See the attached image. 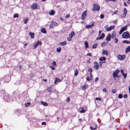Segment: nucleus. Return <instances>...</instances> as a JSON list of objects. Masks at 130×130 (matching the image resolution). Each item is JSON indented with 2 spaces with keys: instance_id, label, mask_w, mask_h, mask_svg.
I'll return each instance as SVG.
<instances>
[{
  "instance_id": "obj_62",
  "label": "nucleus",
  "mask_w": 130,
  "mask_h": 130,
  "mask_svg": "<svg viewBox=\"0 0 130 130\" xmlns=\"http://www.w3.org/2000/svg\"><path fill=\"white\" fill-rule=\"evenodd\" d=\"M70 101V99H69V97L67 99V102H69Z\"/></svg>"
},
{
  "instance_id": "obj_42",
  "label": "nucleus",
  "mask_w": 130,
  "mask_h": 130,
  "mask_svg": "<svg viewBox=\"0 0 130 130\" xmlns=\"http://www.w3.org/2000/svg\"><path fill=\"white\" fill-rule=\"evenodd\" d=\"M85 110H84L83 108L82 109V110H80V112L81 113H83L85 112Z\"/></svg>"
},
{
  "instance_id": "obj_24",
  "label": "nucleus",
  "mask_w": 130,
  "mask_h": 130,
  "mask_svg": "<svg viewBox=\"0 0 130 130\" xmlns=\"http://www.w3.org/2000/svg\"><path fill=\"white\" fill-rule=\"evenodd\" d=\"M85 46L86 48L88 47V43L87 41L85 42Z\"/></svg>"
},
{
  "instance_id": "obj_17",
  "label": "nucleus",
  "mask_w": 130,
  "mask_h": 130,
  "mask_svg": "<svg viewBox=\"0 0 130 130\" xmlns=\"http://www.w3.org/2000/svg\"><path fill=\"white\" fill-rule=\"evenodd\" d=\"M130 51V46L127 47L125 50V52L126 53H129Z\"/></svg>"
},
{
  "instance_id": "obj_35",
  "label": "nucleus",
  "mask_w": 130,
  "mask_h": 130,
  "mask_svg": "<svg viewBox=\"0 0 130 130\" xmlns=\"http://www.w3.org/2000/svg\"><path fill=\"white\" fill-rule=\"evenodd\" d=\"M106 43L105 42H103L101 44V45L102 46H104L106 45Z\"/></svg>"
},
{
  "instance_id": "obj_48",
  "label": "nucleus",
  "mask_w": 130,
  "mask_h": 130,
  "mask_svg": "<svg viewBox=\"0 0 130 130\" xmlns=\"http://www.w3.org/2000/svg\"><path fill=\"white\" fill-rule=\"evenodd\" d=\"M19 15L17 14H15L14 15V18H17L18 17Z\"/></svg>"
},
{
  "instance_id": "obj_43",
  "label": "nucleus",
  "mask_w": 130,
  "mask_h": 130,
  "mask_svg": "<svg viewBox=\"0 0 130 130\" xmlns=\"http://www.w3.org/2000/svg\"><path fill=\"white\" fill-rule=\"evenodd\" d=\"M58 80H59L57 78H56L55 80L54 81V83L55 84H56V83L58 82Z\"/></svg>"
},
{
  "instance_id": "obj_28",
  "label": "nucleus",
  "mask_w": 130,
  "mask_h": 130,
  "mask_svg": "<svg viewBox=\"0 0 130 130\" xmlns=\"http://www.w3.org/2000/svg\"><path fill=\"white\" fill-rule=\"evenodd\" d=\"M98 45V44L96 43L93 44L92 46L93 48H96L97 46Z\"/></svg>"
},
{
  "instance_id": "obj_3",
  "label": "nucleus",
  "mask_w": 130,
  "mask_h": 130,
  "mask_svg": "<svg viewBox=\"0 0 130 130\" xmlns=\"http://www.w3.org/2000/svg\"><path fill=\"white\" fill-rule=\"evenodd\" d=\"M120 71L117 69L112 74V76L114 78L118 77L117 76V74Z\"/></svg>"
},
{
  "instance_id": "obj_57",
  "label": "nucleus",
  "mask_w": 130,
  "mask_h": 130,
  "mask_svg": "<svg viewBox=\"0 0 130 130\" xmlns=\"http://www.w3.org/2000/svg\"><path fill=\"white\" fill-rule=\"evenodd\" d=\"M98 80H99V78L98 77H96L95 79V82H96V81H98Z\"/></svg>"
},
{
  "instance_id": "obj_14",
  "label": "nucleus",
  "mask_w": 130,
  "mask_h": 130,
  "mask_svg": "<svg viewBox=\"0 0 130 130\" xmlns=\"http://www.w3.org/2000/svg\"><path fill=\"white\" fill-rule=\"evenodd\" d=\"M106 58L105 57H101L99 59V60H100L101 61H102V62L105 61V60H106Z\"/></svg>"
},
{
  "instance_id": "obj_16",
  "label": "nucleus",
  "mask_w": 130,
  "mask_h": 130,
  "mask_svg": "<svg viewBox=\"0 0 130 130\" xmlns=\"http://www.w3.org/2000/svg\"><path fill=\"white\" fill-rule=\"evenodd\" d=\"M90 76H88L87 77L86 79L87 81H89L90 80L92 79V76L91 75V74H90Z\"/></svg>"
},
{
  "instance_id": "obj_21",
  "label": "nucleus",
  "mask_w": 130,
  "mask_h": 130,
  "mask_svg": "<svg viewBox=\"0 0 130 130\" xmlns=\"http://www.w3.org/2000/svg\"><path fill=\"white\" fill-rule=\"evenodd\" d=\"M49 14L51 15H54L55 14V12L54 10H53L49 12Z\"/></svg>"
},
{
  "instance_id": "obj_49",
  "label": "nucleus",
  "mask_w": 130,
  "mask_h": 130,
  "mask_svg": "<svg viewBox=\"0 0 130 130\" xmlns=\"http://www.w3.org/2000/svg\"><path fill=\"white\" fill-rule=\"evenodd\" d=\"M53 25L52 24H50L49 26V27L50 28H53Z\"/></svg>"
},
{
  "instance_id": "obj_32",
  "label": "nucleus",
  "mask_w": 130,
  "mask_h": 130,
  "mask_svg": "<svg viewBox=\"0 0 130 130\" xmlns=\"http://www.w3.org/2000/svg\"><path fill=\"white\" fill-rule=\"evenodd\" d=\"M85 27L87 28H91L92 27V26L91 25H88L85 26Z\"/></svg>"
},
{
  "instance_id": "obj_56",
  "label": "nucleus",
  "mask_w": 130,
  "mask_h": 130,
  "mask_svg": "<svg viewBox=\"0 0 130 130\" xmlns=\"http://www.w3.org/2000/svg\"><path fill=\"white\" fill-rule=\"evenodd\" d=\"M102 32V30H99V35H100L101 34V32Z\"/></svg>"
},
{
  "instance_id": "obj_46",
  "label": "nucleus",
  "mask_w": 130,
  "mask_h": 130,
  "mask_svg": "<svg viewBox=\"0 0 130 130\" xmlns=\"http://www.w3.org/2000/svg\"><path fill=\"white\" fill-rule=\"evenodd\" d=\"M96 128V127H95L93 128L92 126L90 127V128L92 130H94Z\"/></svg>"
},
{
  "instance_id": "obj_54",
  "label": "nucleus",
  "mask_w": 130,
  "mask_h": 130,
  "mask_svg": "<svg viewBox=\"0 0 130 130\" xmlns=\"http://www.w3.org/2000/svg\"><path fill=\"white\" fill-rule=\"evenodd\" d=\"M95 99L96 100H99L100 101L101 100V99L100 98H96Z\"/></svg>"
},
{
  "instance_id": "obj_25",
  "label": "nucleus",
  "mask_w": 130,
  "mask_h": 130,
  "mask_svg": "<svg viewBox=\"0 0 130 130\" xmlns=\"http://www.w3.org/2000/svg\"><path fill=\"white\" fill-rule=\"evenodd\" d=\"M127 29V26H124L121 29V30H122V31L123 32L125 30H126Z\"/></svg>"
},
{
  "instance_id": "obj_20",
  "label": "nucleus",
  "mask_w": 130,
  "mask_h": 130,
  "mask_svg": "<svg viewBox=\"0 0 130 130\" xmlns=\"http://www.w3.org/2000/svg\"><path fill=\"white\" fill-rule=\"evenodd\" d=\"M75 35V33L73 31L71 32V33L69 35V37H71L72 38V37L74 36Z\"/></svg>"
},
{
  "instance_id": "obj_1",
  "label": "nucleus",
  "mask_w": 130,
  "mask_h": 130,
  "mask_svg": "<svg viewBox=\"0 0 130 130\" xmlns=\"http://www.w3.org/2000/svg\"><path fill=\"white\" fill-rule=\"evenodd\" d=\"M122 38H123L127 39L130 37V36L128 32L126 31L123 32L122 34Z\"/></svg>"
},
{
  "instance_id": "obj_51",
  "label": "nucleus",
  "mask_w": 130,
  "mask_h": 130,
  "mask_svg": "<svg viewBox=\"0 0 130 130\" xmlns=\"http://www.w3.org/2000/svg\"><path fill=\"white\" fill-rule=\"evenodd\" d=\"M88 71L90 72H92V70L91 68H89L88 69Z\"/></svg>"
},
{
  "instance_id": "obj_4",
  "label": "nucleus",
  "mask_w": 130,
  "mask_h": 130,
  "mask_svg": "<svg viewBox=\"0 0 130 130\" xmlns=\"http://www.w3.org/2000/svg\"><path fill=\"white\" fill-rule=\"evenodd\" d=\"M115 27L114 25L111 26L109 27H108L107 25H106L105 27V28L108 31H110L114 28Z\"/></svg>"
},
{
  "instance_id": "obj_63",
  "label": "nucleus",
  "mask_w": 130,
  "mask_h": 130,
  "mask_svg": "<svg viewBox=\"0 0 130 130\" xmlns=\"http://www.w3.org/2000/svg\"><path fill=\"white\" fill-rule=\"evenodd\" d=\"M117 11H115L113 12V14H117Z\"/></svg>"
},
{
  "instance_id": "obj_61",
  "label": "nucleus",
  "mask_w": 130,
  "mask_h": 130,
  "mask_svg": "<svg viewBox=\"0 0 130 130\" xmlns=\"http://www.w3.org/2000/svg\"><path fill=\"white\" fill-rule=\"evenodd\" d=\"M70 17V15L69 14H68L66 16V18H69Z\"/></svg>"
},
{
  "instance_id": "obj_45",
  "label": "nucleus",
  "mask_w": 130,
  "mask_h": 130,
  "mask_svg": "<svg viewBox=\"0 0 130 130\" xmlns=\"http://www.w3.org/2000/svg\"><path fill=\"white\" fill-rule=\"evenodd\" d=\"M116 92V90L115 89H113L112 90V92L113 93H115Z\"/></svg>"
},
{
  "instance_id": "obj_9",
  "label": "nucleus",
  "mask_w": 130,
  "mask_h": 130,
  "mask_svg": "<svg viewBox=\"0 0 130 130\" xmlns=\"http://www.w3.org/2000/svg\"><path fill=\"white\" fill-rule=\"evenodd\" d=\"M95 66H94V68L96 70H98L99 69V65L98 63L96 62H94Z\"/></svg>"
},
{
  "instance_id": "obj_37",
  "label": "nucleus",
  "mask_w": 130,
  "mask_h": 130,
  "mask_svg": "<svg viewBox=\"0 0 130 130\" xmlns=\"http://www.w3.org/2000/svg\"><path fill=\"white\" fill-rule=\"evenodd\" d=\"M87 87V86H86V85H84L83 86V87L82 89L83 90H85L86 88V87Z\"/></svg>"
},
{
  "instance_id": "obj_27",
  "label": "nucleus",
  "mask_w": 130,
  "mask_h": 130,
  "mask_svg": "<svg viewBox=\"0 0 130 130\" xmlns=\"http://www.w3.org/2000/svg\"><path fill=\"white\" fill-rule=\"evenodd\" d=\"M29 19L27 18L25 19L24 20V24H26L28 21Z\"/></svg>"
},
{
  "instance_id": "obj_23",
  "label": "nucleus",
  "mask_w": 130,
  "mask_h": 130,
  "mask_svg": "<svg viewBox=\"0 0 130 130\" xmlns=\"http://www.w3.org/2000/svg\"><path fill=\"white\" fill-rule=\"evenodd\" d=\"M60 44L62 46H63L64 45H66L67 44L66 42V41H65L64 42H60Z\"/></svg>"
},
{
  "instance_id": "obj_55",
  "label": "nucleus",
  "mask_w": 130,
  "mask_h": 130,
  "mask_svg": "<svg viewBox=\"0 0 130 130\" xmlns=\"http://www.w3.org/2000/svg\"><path fill=\"white\" fill-rule=\"evenodd\" d=\"M127 95L126 94H125L124 95V96H123V97L124 98H127Z\"/></svg>"
},
{
  "instance_id": "obj_30",
  "label": "nucleus",
  "mask_w": 130,
  "mask_h": 130,
  "mask_svg": "<svg viewBox=\"0 0 130 130\" xmlns=\"http://www.w3.org/2000/svg\"><path fill=\"white\" fill-rule=\"evenodd\" d=\"M78 73V71L77 70H76L75 71V72L74 73V76H76L77 75Z\"/></svg>"
},
{
  "instance_id": "obj_6",
  "label": "nucleus",
  "mask_w": 130,
  "mask_h": 130,
  "mask_svg": "<svg viewBox=\"0 0 130 130\" xmlns=\"http://www.w3.org/2000/svg\"><path fill=\"white\" fill-rule=\"evenodd\" d=\"M87 11H84L82 13V15L81 19L83 20H85V18L87 15Z\"/></svg>"
},
{
  "instance_id": "obj_60",
  "label": "nucleus",
  "mask_w": 130,
  "mask_h": 130,
  "mask_svg": "<svg viewBox=\"0 0 130 130\" xmlns=\"http://www.w3.org/2000/svg\"><path fill=\"white\" fill-rule=\"evenodd\" d=\"M123 32V31H122V30H121V29L120 30V31L119 32V34H121Z\"/></svg>"
},
{
  "instance_id": "obj_5",
  "label": "nucleus",
  "mask_w": 130,
  "mask_h": 130,
  "mask_svg": "<svg viewBox=\"0 0 130 130\" xmlns=\"http://www.w3.org/2000/svg\"><path fill=\"white\" fill-rule=\"evenodd\" d=\"M10 77L9 75L5 76L4 81L6 83H8L10 81Z\"/></svg>"
},
{
  "instance_id": "obj_29",
  "label": "nucleus",
  "mask_w": 130,
  "mask_h": 130,
  "mask_svg": "<svg viewBox=\"0 0 130 130\" xmlns=\"http://www.w3.org/2000/svg\"><path fill=\"white\" fill-rule=\"evenodd\" d=\"M123 43H126V44H129L130 43V41H129L128 40H124L123 41Z\"/></svg>"
},
{
  "instance_id": "obj_47",
  "label": "nucleus",
  "mask_w": 130,
  "mask_h": 130,
  "mask_svg": "<svg viewBox=\"0 0 130 130\" xmlns=\"http://www.w3.org/2000/svg\"><path fill=\"white\" fill-rule=\"evenodd\" d=\"M104 16L103 14H101L100 16V18L101 19H103L104 18Z\"/></svg>"
},
{
  "instance_id": "obj_31",
  "label": "nucleus",
  "mask_w": 130,
  "mask_h": 130,
  "mask_svg": "<svg viewBox=\"0 0 130 130\" xmlns=\"http://www.w3.org/2000/svg\"><path fill=\"white\" fill-rule=\"evenodd\" d=\"M30 104V103L29 102H28V103H26L25 104V105L26 107H28L29 106Z\"/></svg>"
},
{
  "instance_id": "obj_2",
  "label": "nucleus",
  "mask_w": 130,
  "mask_h": 130,
  "mask_svg": "<svg viewBox=\"0 0 130 130\" xmlns=\"http://www.w3.org/2000/svg\"><path fill=\"white\" fill-rule=\"evenodd\" d=\"M93 9H92L93 11H98L100 9V7L98 5L96 4H94L93 5Z\"/></svg>"
},
{
  "instance_id": "obj_58",
  "label": "nucleus",
  "mask_w": 130,
  "mask_h": 130,
  "mask_svg": "<svg viewBox=\"0 0 130 130\" xmlns=\"http://www.w3.org/2000/svg\"><path fill=\"white\" fill-rule=\"evenodd\" d=\"M87 56H91V54L90 53H88L87 54Z\"/></svg>"
},
{
  "instance_id": "obj_22",
  "label": "nucleus",
  "mask_w": 130,
  "mask_h": 130,
  "mask_svg": "<svg viewBox=\"0 0 130 130\" xmlns=\"http://www.w3.org/2000/svg\"><path fill=\"white\" fill-rule=\"evenodd\" d=\"M41 104L45 106H47L48 105L47 103L45 102L41 101Z\"/></svg>"
},
{
  "instance_id": "obj_59",
  "label": "nucleus",
  "mask_w": 130,
  "mask_h": 130,
  "mask_svg": "<svg viewBox=\"0 0 130 130\" xmlns=\"http://www.w3.org/2000/svg\"><path fill=\"white\" fill-rule=\"evenodd\" d=\"M46 124V122H43L42 123V125H45Z\"/></svg>"
},
{
  "instance_id": "obj_10",
  "label": "nucleus",
  "mask_w": 130,
  "mask_h": 130,
  "mask_svg": "<svg viewBox=\"0 0 130 130\" xmlns=\"http://www.w3.org/2000/svg\"><path fill=\"white\" fill-rule=\"evenodd\" d=\"M41 45V41H38L34 45V48H36L39 45Z\"/></svg>"
},
{
  "instance_id": "obj_15",
  "label": "nucleus",
  "mask_w": 130,
  "mask_h": 130,
  "mask_svg": "<svg viewBox=\"0 0 130 130\" xmlns=\"http://www.w3.org/2000/svg\"><path fill=\"white\" fill-rule=\"evenodd\" d=\"M110 34L109 33L108 35V36L107 37L106 40L107 41H110Z\"/></svg>"
},
{
  "instance_id": "obj_33",
  "label": "nucleus",
  "mask_w": 130,
  "mask_h": 130,
  "mask_svg": "<svg viewBox=\"0 0 130 130\" xmlns=\"http://www.w3.org/2000/svg\"><path fill=\"white\" fill-rule=\"evenodd\" d=\"M105 61L102 62V61H100L99 62L100 66V67H101L102 66V63H105Z\"/></svg>"
},
{
  "instance_id": "obj_38",
  "label": "nucleus",
  "mask_w": 130,
  "mask_h": 130,
  "mask_svg": "<svg viewBox=\"0 0 130 130\" xmlns=\"http://www.w3.org/2000/svg\"><path fill=\"white\" fill-rule=\"evenodd\" d=\"M47 90L48 92H51L52 91L50 87H49L47 88Z\"/></svg>"
},
{
  "instance_id": "obj_8",
  "label": "nucleus",
  "mask_w": 130,
  "mask_h": 130,
  "mask_svg": "<svg viewBox=\"0 0 130 130\" xmlns=\"http://www.w3.org/2000/svg\"><path fill=\"white\" fill-rule=\"evenodd\" d=\"M123 12L124 14L121 15V17L122 18H124L125 17L127 12V10L126 8H124L123 9Z\"/></svg>"
},
{
  "instance_id": "obj_50",
  "label": "nucleus",
  "mask_w": 130,
  "mask_h": 130,
  "mask_svg": "<svg viewBox=\"0 0 130 130\" xmlns=\"http://www.w3.org/2000/svg\"><path fill=\"white\" fill-rule=\"evenodd\" d=\"M115 43H117L118 41V39L117 38H116L115 39Z\"/></svg>"
},
{
  "instance_id": "obj_13",
  "label": "nucleus",
  "mask_w": 130,
  "mask_h": 130,
  "mask_svg": "<svg viewBox=\"0 0 130 130\" xmlns=\"http://www.w3.org/2000/svg\"><path fill=\"white\" fill-rule=\"evenodd\" d=\"M37 7V6L36 4H33L31 6V7L33 9H36Z\"/></svg>"
},
{
  "instance_id": "obj_52",
  "label": "nucleus",
  "mask_w": 130,
  "mask_h": 130,
  "mask_svg": "<svg viewBox=\"0 0 130 130\" xmlns=\"http://www.w3.org/2000/svg\"><path fill=\"white\" fill-rule=\"evenodd\" d=\"M103 92H107V90L105 88H104V89H103Z\"/></svg>"
},
{
  "instance_id": "obj_39",
  "label": "nucleus",
  "mask_w": 130,
  "mask_h": 130,
  "mask_svg": "<svg viewBox=\"0 0 130 130\" xmlns=\"http://www.w3.org/2000/svg\"><path fill=\"white\" fill-rule=\"evenodd\" d=\"M72 38L70 37H69L67 39L69 41H70L72 39Z\"/></svg>"
},
{
  "instance_id": "obj_64",
  "label": "nucleus",
  "mask_w": 130,
  "mask_h": 130,
  "mask_svg": "<svg viewBox=\"0 0 130 130\" xmlns=\"http://www.w3.org/2000/svg\"><path fill=\"white\" fill-rule=\"evenodd\" d=\"M128 89H129V92L130 93V86H129L128 87Z\"/></svg>"
},
{
  "instance_id": "obj_41",
  "label": "nucleus",
  "mask_w": 130,
  "mask_h": 130,
  "mask_svg": "<svg viewBox=\"0 0 130 130\" xmlns=\"http://www.w3.org/2000/svg\"><path fill=\"white\" fill-rule=\"evenodd\" d=\"M122 75L123 76L124 78H126V77L127 74H126L123 73V74H122Z\"/></svg>"
},
{
  "instance_id": "obj_19",
  "label": "nucleus",
  "mask_w": 130,
  "mask_h": 130,
  "mask_svg": "<svg viewBox=\"0 0 130 130\" xmlns=\"http://www.w3.org/2000/svg\"><path fill=\"white\" fill-rule=\"evenodd\" d=\"M41 32L42 33L45 34L46 33V29L44 28H42L41 29Z\"/></svg>"
},
{
  "instance_id": "obj_11",
  "label": "nucleus",
  "mask_w": 130,
  "mask_h": 130,
  "mask_svg": "<svg viewBox=\"0 0 130 130\" xmlns=\"http://www.w3.org/2000/svg\"><path fill=\"white\" fill-rule=\"evenodd\" d=\"M105 35L104 33H102L100 37H97L96 39L97 40L103 39L105 37Z\"/></svg>"
},
{
  "instance_id": "obj_7",
  "label": "nucleus",
  "mask_w": 130,
  "mask_h": 130,
  "mask_svg": "<svg viewBox=\"0 0 130 130\" xmlns=\"http://www.w3.org/2000/svg\"><path fill=\"white\" fill-rule=\"evenodd\" d=\"M117 57L120 60H123L125 58V55H118Z\"/></svg>"
},
{
  "instance_id": "obj_40",
  "label": "nucleus",
  "mask_w": 130,
  "mask_h": 130,
  "mask_svg": "<svg viewBox=\"0 0 130 130\" xmlns=\"http://www.w3.org/2000/svg\"><path fill=\"white\" fill-rule=\"evenodd\" d=\"M52 65L53 66H54L56 65V63L55 61H53V63H52Z\"/></svg>"
},
{
  "instance_id": "obj_53",
  "label": "nucleus",
  "mask_w": 130,
  "mask_h": 130,
  "mask_svg": "<svg viewBox=\"0 0 130 130\" xmlns=\"http://www.w3.org/2000/svg\"><path fill=\"white\" fill-rule=\"evenodd\" d=\"M116 0H106V2H108L109 1H111L113 2L115 1Z\"/></svg>"
},
{
  "instance_id": "obj_36",
  "label": "nucleus",
  "mask_w": 130,
  "mask_h": 130,
  "mask_svg": "<svg viewBox=\"0 0 130 130\" xmlns=\"http://www.w3.org/2000/svg\"><path fill=\"white\" fill-rule=\"evenodd\" d=\"M118 97L119 99H121L123 97V95L121 94H120L118 95Z\"/></svg>"
},
{
  "instance_id": "obj_18",
  "label": "nucleus",
  "mask_w": 130,
  "mask_h": 130,
  "mask_svg": "<svg viewBox=\"0 0 130 130\" xmlns=\"http://www.w3.org/2000/svg\"><path fill=\"white\" fill-rule=\"evenodd\" d=\"M29 35L31 36V38H32L34 37V34L33 32H31L30 31L29 32Z\"/></svg>"
},
{
  "instance_id": "obj_12",
  "label": "nucleus",
  "mask_w": 130,
  "mask_h": 130,
  "mask_svg": "<svg viewBox=\"0 0 130 130\" xmlns=\"http://www.w3.org/2000/svg\"><path fill=\"white\" fill-rule=\"evenodd\" d=\"M108 52L106 50H103L102 53V54L103 55H106L107 56L108 55Z\"/></svg>"
},
{
  "instance_id": "obj_26",
  "label": "nucleus",
  "mask_w": 130,
  "mask_h": 130,
  "mask_svg": "<svg viewBox=\"0 0 130 130\" xmlns=\"http://www.w3.org/2000/svg\"><path fill=\"white\" fill-rule=\"evenodd\" d=\"M116 36V34L115 33H112L111 35H110V37L112 38L115 37Z\"/></svg>"
},
{
  "instance_id": "obj_44",
  "label": "nucleus",
  "mask_w": 130,
  "mask_h": 130,
  "mask_svg": "<svg viewBox=\"0 0 130 130\" xmlns=\"http://www.w3.org/2000/svg\"><path fill=\"white\" fill-rule=\"evenodd\" d=\"M53 24L55 26H57L58 25V24L55 22H53Z\"/></svg>"
},
{
  "instance_id": "obj_34",
  "label": "nucleus",
  "mask_w": 130,
  "mask_h": 130,
  "mask_svg": "<svg viewBox=\"0 0 130 130\" xmlns=\"http://www.w3.org/2000/svg\"><path fill=\"white\" fill-rule=\"evenodd\" d=\"M61 50V48L60 47H59L58 48H57V51L58 52H60Z\"/></svg>"
}]
</instances>
